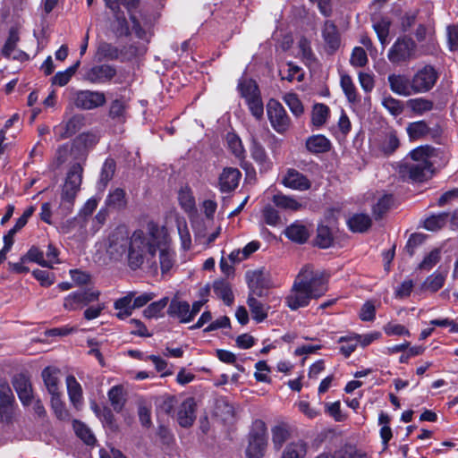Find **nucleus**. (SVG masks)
<instances>
[{"mask_svg": "<svg viewBox=\"0 0 458 458\" xmlns=\"http://www.w3.org/2000/svg\"><path fill=\"white\" fill-rule=\"evenodd\" d=\"M241 176V172L237 168H225L219 177L221 191L229 192L233 191L238 186Z\"/></svg>", "mask_w": 458, "mask_h": 458, "instance_id": "21", "label": "nucleus"}, {"mask_svg": "<svg viewBox=\"0 0 458 458\" xmlns=\"http://www.w3.org/2000/svg\"><path fill=\"white\" fill-rule=\"evenodd\" d=\"M382 106L394 116L400 115L403 111L402 101L394 98L391 96H385L382 98Z\"/></svg>", "mask_w": 458, "mask_h": 458, "instance_id": "48", "label": "nucleus"}, {"mask_svg": "<svg viewBox=\"0 0 458 458\" xmlns=\"http://www.w3.org/2000/svg\"><path fill=\"white\" fill-rule=\"evenodd\" d=\"M444 283L445 276L440 273H434L426 279L424 286L426 289L437 292L444 285Z\"/></svg>", "mask_w": 458, "mask_h": 458, "instance_id": "63", "label": "nucleus"}, {"mask_svg": "<svg viewBox=\"0 0 458 458\" xmlns=\"http://www.w3.org/2000/svg\"><path fill=\"white\" fill-rule=\"evenodd\" d=\"M215 414L223 421L231 423L234 419L235 410L232 403L221 398L216 403Z\"/></svg>", "mask_w": 458, "mask_h": 458, "instance_id": "29", "label": "nucleus"}, {"mask_svg": "<svg viewBox=\"0 0 458 458\" xmlns=\"http://www.w3.org/2000/svg\"><path fill=\"white\" fill-rule=\"evenodd\" d=\"M83 125L84 116L74 114L67 122L61 123L54 128L55 138L56 140L68 139L79 131Z\"/></svg>", "mask_w": 458, "mask_h": 458, "instance_id": "12", "label": "nucleus"}, {"mask_svg": "<svg viewBox=\"0 0 458 458\" xmlns=\"http://www.w3.org/2000/svg\"><path fill=\"white\" fill-rule=\"evenodd\" d=\"M447 219V213H439L437 215H432L425 219L424 227L428 231L439 230L446 224Z\"/></svg>", "mask_w": 458, "mask_h": 458, "instance_id": "40", "label": "nucleus"}, {"mask_svg": "<svg viewBox=\"0 0 458 458\" xmlns=\"http://www.w3.org/2000/svg\"><path fill=\"white\" fill-rule=\"evenodd\" d=\"M81 64V61L78 60L73 65L70 66L64 72H58L53 78L52 81L54 84L58 86L66 85L71 80L72 76L75 73Z\"/></svg>", "mask_w": 458, "mask_h": 458, "instance_id": "42", "label": "nucleus"}, {"mask_svg": "<svg viewBox=\"0 0 458 458\" xmlns=\"http://www.w3.org/2000/svg\"><path fill=\"white\" fill-rule=\"evenodd\" d=\"M83 168L80 164H74L71 166L61 193L60 208L64 215L70 213L72 209L74 199L82 181Z\"/></svg>", "mask_w": 458, "mask_h": 458, "instance_id": "4", "label": "nucleus"}, {"mask_svg": "<svg viewBox=\"0 0 458 458\" xmlns=\"http://www.w3.org/2000/svg\"><path fill=\"white\" fill-rule=\"evenodd\" d=\"M267 446V426L264 421L258 420L253 423L249 435V444L246 448L247 458H262Z\"/></svg>", "mask_w": 458, "mask_h": 458, "instance_id": "6", "label": "nucleus"}, {"mask_svg": "<svg viewBox=\"0 0 458 458\" xmlns=\"http://www.w3.org/2000/svg\"><path fill=\"white\" fill-rule=\"evenodd\" d=\"M108 400L114 409V411L119 412L122 411L125 398L123 394V388L122 386H113L107 393Z\"/></svg>", "mask_w": 458, "mask_h": 458, "instance_id": "35", "label": "nucleus"}, {"mask_svg": "<svg viewBox=\"0 0 458 458\" xmlns=\"http://www.w3.org/2000/svg\"><path fill=\"white\" fill-rule=\"evenodd\" d=\"M350 63L355 67L365 66L368 63V56L365 50L360 47H354L351 55Z\"/></svg>", "mask_w": 458, "mask_h": 458, "instance_id": "62", "label": "nucleus"}, {"mask_svg": "<svg viewBox=\"0 0 458 458\" xmlns=\"http://www.w3.org/2000/svg\"><path fill=\"white\" fill-rule=\"evenodd\" d=\"M215 294L222 299L226 305H231L233 301V294L230 284L225 280H217L213 284Z\"/></svg>", "mask_w": 458, "mask_h": 458, "instance_id": "34", "label": "nucleus"}, {"mask_svg": "<svg viewBox=\"0 0 458 458\" xmlns=\"http://www.w3.org/2000/svg\"><path fill=\"white\" fill-rule=\"evenodd\" d=\"M12 383L21 402L24 405H29L32 400V387L30 378L26 375L21 373L13 377Z\"/></svg>", "mask_w": 458, "mask_h": 458, "instance_id": "16", "label": "nucleus"}, {"mask_svg": "<svg viewBox=\"0 0 458 458\" xmlns=\"http://www.w3.org/2000/svg\"><path fill=\"white\" fill-rule=\"evenodd\" d=\"M322 37L330 52L336 51L341 44L340 34L332 21H326L322 29Z\"/></svg>", "mask_w": 458, "mask_h": 458, "instance_id": "20", "label": "nucleus"}, {"mask_svg": "<svg viewBox=\"0 0 458 458\" xmlns=\"http://www.w3.org/2000/svg\"><path fill=\"white\" fill-rule=\"evenodd\" d=\"M327 284V281L321 272L310 267H304L285 297L286 306L292 310L308 306L310 300L318 299L326 293Z\"/></svg>", "mask_w": 458, "mask_h": 458, "instance_id": "2", "label": "nucleus"}, {"mask_svg": "<svg viewBox=\"0 0 458 458\" xmlns=\"http://www.w3.org/2000/svg\"><path fill=\"white\" fill-rule=\"evenodd\" d=\"M14 396L7 384L0 386V421L10 422L14 415Z\"/></svg>", "mask_w": 458, "mask_h": 458, "instance_id": "13", "label": "nucleus"}, {"mask_svg": "<svg viewBox=\"0 0 458 458\" xmlns=\"http://www.w3.org/2000/svg\"><path fill=\"white\" fill-rule=\"evenodd\" d=\"M284 101L295 116H300L303 113V106L296 94H285L284 97Z\"/></svg>", "mask_w": 458, "mask_h": 458, "instance_id": "55", "label": "nucleus"}, {"mask_svg": "<svg viewBox=\"0 0 458 458\" xmlns=\"http://www.w3.org/2000/svg\"><path fill=\"white\" fill-rule=\"evenodd\" d=\"M226 141L232 153L238 158L244 157V148L242 146L241 139L234 133H228L226 136Z\"/></svg>", "mask_w": 458, "mask_h": 458, "instance_id": "52", "label": "nucleus"}, {"mask_svg": "<svg viewBox=\"0 0 458 458\" xmlns=\"http://www.w3.org/2000/svg\"><path fill=\"white\" fill-rule=\"evenodd\" d=\"M250 153L252 158L259 164H265L267 161L265 148L254 136H251Z\"/></svg>", "mask_w": 458, "mask_h": 458, "instance_id": "53", "label": "nucleus"}, {"mask_svg": "<svg viewBox=\"0 0 458 458\" xmlns=\"http://www.w3.org/2000/svg\"><path fill=\"white\" fill-rule=\"evenodd\" d=\"M246 279L250 289V293L263 297L267 295V291L272 286L270 276L265 270H253L246 273Z\"/></svg>", "mask_w": 458, "mask_h": 458, "instance_id": "10", "label": "nucleus"}, {"mask_svg": "<svg viewBox=\"0 0 458 458\" xmlns=\"http://www.w3.org/2000/svg\"><path fill=\"white\" fill-rule=\"evenodd\" d=\"M238 88L242 97L244 98L246 101L260 96L259 88L256 82L252 80L244 79L241 81Z\"/></svg>", "mask_w": 458, "mask_h": 458, "instance_id": "38", "label": "nucleus"}, {"mask_svg": "<svg viewBox=\"0 0 458 458\" xmlns=\"http://www.w3.org/2000/svg\"><path fill=\"white\" fill-rule=\"evenodd\" d=\"M393 202L392 196L385 195L378 199L377 204L373 207V214L377 218H379L385 214L390 208Z\"/></svg>", "mask_w": 458, "mask_h": 458, "instance_id": "64", "label": "nucleus"}, {"mask_svg": "<svg viewBox=\"0 0 458 458\" xmlns=\"http://www.w3.org/2000/svg\"><path fill=\"white\" fill-rule=\"evenodd\" d=\"M440 260V250L435 249L431 250L419 265L420 269L428 271L435 267Z\"/></svg>", "mask_w": 458, "mask_h": 458, "instance_id": "61", "label": "nucleus"}, {"mask_svg": "<svg viewBox=\"0 0 458 458\" xmlns=\"http://www.w3.org/2000/svg\"><path fill=\"white\" fill-rule=\"evenodd\" d=\"M117 76V70L114 65L109 64H98L83 67L81 79L90 84L103 85L112 81L121 83L114 80Z\"/></svg>", "mask_w": 458, "mask_h": 458, "instance_id": "5", "label": "nucleus"}, {"mask_svg": "<svg viewBox=\"0 0 458 458\" xmlns=\"http://www.w3.org/2000/svg\"><path fill=\"white\" fill-rule=\"evenodd\" d=\"M60 369L55 367H47L41 372L44 385L50 395L61 394Z\"/></svg>", "mask_w": 458, "mask_h": 458, "instance_id": "19", "label": "nucleus"}, {"mask_svg": "<svg viewBox=\"0 0 458 458\" xmlns=\"http://www.w3.org/2000/svg\"><path fill=\"white\" fill-rule=\"evenodd\" d=\"M273 203L279 208L290 211H297L302 208L294 197L287 196L283 193H277L272 198Z\"/></svg>", "mask_w": 458, "mask_h": 458, "instance_id": "31", "label": "nucleus"}, {"mask_svg": "<svg viewBox=\"0 0 458 458\" xmlns=\"http://www.w3.org/2000/svg\"><path fill=\"white\" fill-rule=\"evenodd\" d=\"M167 313L172 318H176L182 323H188L191 319L190 305L187 301L173 299L168 306Z\"/></svg>", "mask_w": 458, "mask_h": 458, "instance_id": "22", "label": "nucleus"}, {"mask_svg": "<svg viewBox=\"0 0 458 458\" xmlns=\"http://www.w3.org/2000/svg\"><path fill=\"white\" fill-rule=\"evenodd\" d=\"M61 395L62 393L51 395V406L56 417L59 420H64L69 418V412L66 410L64 403L61 400Z\"/></svg>", "mask_w": 458, "mask_h": 458, "instance_id": "51", "label": "nucleus"}, {"mask_svg": "<svg viewBox=\"0 0 458 458\" xmlns=\"http://www.w3.org/2000/svg\"><path fill=\"white\" fill-rule=\"evenodd\" d=\"M106 7H108L116 16L118 28L116 29V33L119 36L128 35L129 34V27L127 25V21L124 17L119 16V8L120 5H123L128 12L130 13V19L132 23V30L136 34V36L146 41L148 40V33L146 30H144L136 16L131 13L132 9L136 8L139 0H104Z\"/></svg>", "mask_w": 458, "mask_h": 458, "instance_id": "3", "label": "nucleus"}, {"mask_svg": "<svg viewBox=\"0 0 458 458\" xmlns=\"http://www.w3.org/2000/svg\"><path fill=\"white\" fill-rule=\"evenodd\" d=\"M257 295L249 294L248 306L252 318L257 322H262L267 317L269 307L257 299Z\"/></svg>", "mask_w": 458, "mask_h": 458, "instance_id": "27", "label": "nucleus"}, {"mask_svg": "<svg viewBox=\"0 0 458 458\" xmlns=\"http://www.w3.org/2000/svg\"><path fill=\"white\" fill-rule=\"evenodd\" d=\"M282 184L286 188L294 191H307L310 188V181L299 171L293 168H288L282 178Z\"/></svg>", "mask_w": 458, "mask_h": 458, "instance_id": "15", "label": "nucleus"}, {"mask_svg": "<svg viewBox=\"0 0 458 458\" xmlns=\"http://www.w3.org/2000/svg\"><path fill=\"white\" fill-rule=\"evenodd\" d=\"M349 229L353 233H363L371 225V219L366 214H354L347 221Z\"/></svg>", "mask_w": 458, "mask_h": 458, "instance_id": "30", "label": "nucleus"}, {"mask_svg": "<svg viewBox=\"0 0 458 458\" xmlns=\"http://www.w3.org/2000/svg\"><path fill=\"white\" fill-rule=\"evenodd\" d=\"M267 113L271 126L276 132L283 134L289 130L291 119L278 101L270 99L267 105Z\"/></svg>", "mask_w": 458, "mask_h": 458, "instance_id": "8", "label": "nucleus"}, {"mask_svg": "<svg viewBox=\"0 0 458 458\" xmlns=\"http://www.w3.org/2000/svg\"><path fill=\"white\" fill-rule=\"evenodd\" d=\"M390 25L391 22L386 18H382L373 24V28L377 35V38L383 46L387 44Z\"/></svg>", "mask_w": 458, "mask_h": 458, "instance_id": "45", "label": "nucleus"}, {"mask_svg": "<svg viewBox=\"0 0 458 458\" xmlns=\"http://www.w3.org/2000/svg\"><path fill=\"white\" fill-rule=\"evenodd\" d=\"M21 261L34 262L43 267H47V265H48L44 258V252L36 246H32L27 253L21 257Z\"/></svg>", "mask_w": 458, "mask_h": 458, "instance_id": "50", "label": "nucleus"}, {"mask_svg": "<svg viewBox=\"0 0 458 458\" xmlns=\"http://www.w3.org/2000/svg\"><path fill=\"white\" fill-rule=\"evenodd\" d=\"M417 46L415 42L407 37H400L389 48L388 60L394 64L407 63L416 57Z\"/></svg>", "mask_w": 458, "mask_h": 458, "instance_id": "7", "label": "nucleus"}, {"mask_svg": "<svg viewBox=\"0 0 458 458\" xmlns=\"http://www.w3.org/2000/svg\"><path fill=\"white\" fill-rule=\"evenodd\" d=\"M271 435L274 449L279 451L291 437L290 427L284 422H280L271 428Z\"/></svg>", "mask_w": 458, "mask_h": 458, "instance_id": "24", "label": "nucleus"}, {"mask_svg": "<svg viewBox=\"0 0 458 458\" xmlns=\"http://www.w3.org/2000/svg\"><path fill=\"white\" fill-rule=\"evenodd\" d=\"M306 148L312 153H324L330 148V141L323 135H313L306 140Z\"/></svg>", "mask_w": 458, "mask_h": 458, "instance_id": "33", "label": "nucleus"}, {"mask_svg": "<svg viewBox=\"0 0 458 458\" xmlns=\"http://www.w3.org/2000/svg\"><path fill=\"white\" fill-rule=\"evenodd\" d=\"M333 242V236L331 231L327 225H318L316 243L320 248L326 249L331 246Z\"/></svg>", "mask_w": 458, "mask_h": 458, "instance_id": "49", "label": "nucleus"}, {"mask_svg": "<svg viewBox=\"0 0 458 458\" xmlns=\"http://www.w3.org/2000/svg\"><path fill=\"white\" fill-rule=\"evenodd\" d=\"M279 72L282 80H285L290 82L293 81H301L303 80V72H301V69L292 63H289L286 68L281 69Z\"/></svg>", "mask_w": 458, "mask_h": 458, "instance_id": "39", "label": "nucleus"}, {"mask_svg": "<svg viewBox=\"0 0 458 458\" xmlns=\"http://www.w3.org/2000/svg\"><path fill=\"white\" fill-rule=\"evenodd\" d=\"M125 191L121 188H116L110 191L106 199V204L108 208L120 209L126 205Z\"/></svg>", "mask_w": 458, "mask_h": 458, "instance_id": "36", "label": "nucleus"}, {"mask_svg": "<svg viewBox=\"0 0 458 458\" xmlns=\"http://www.w3.org/2000/svg\"><path fill=\"white\" fill-rule=\"evenodd\" d=\"M341 87L350 102L357 101L355 86L349 75L341 76Z\"/></svg>", "mask_w": 458, "mask_h": 458, "instance_id": "57", "label": "nucleus"}, {"mask_svg": "<svg viewBox=\"0 0 458 458\" xmlns=\"http://www.w3.org/2000/svg\"><path fill=\"white\" fill-rule=\"evenodd\" d=\"M428 131L429 128L424 121L411 123L407 126V133L412 140L420 139L427 135Z\"/></svg>", "mask_w": 458, "mask_h": 458, "instance_id": "44", "label": "nucleus"}, {"mask_svg": "<svg viewBox=\"0 0 458 458\" xmlns=\"http://www.w3.org/2000/svg\"><path fill=\"white\" fill-rule=\"evenodd\" d=\"M19 39L18 31L15 29H11L9 30L8 38L2 48V55L7 58L11 57L15 51Z\"/></svg>", "mask_w": 458, "mask_h": 458, "instance_id": "46", "label": "nucleus"}, {"mask_svg": "<svg viewBox=\"0 0 458 458\" xmlns=\"http://www.w3.org/2000/svg\"><path fill=\"white\" fill-rule=\"evenodd\" d=\"M73 428L76 435L87 445H94L96 438L92 434L91 430L83 423L80 421H74Z\"/></svg>", "mask_w": 458, "mask_h": 458, "instance_id": "47", "label": "nucleus"}, {"mask_svg": "<svg viewBox=\"0 0 458 458\" xmlns=\"http://www.w3.org/2000/svg\"><path fill=\"white\" fill-rule=\"evenodd\" d=\"M387 80L394 93L404 97L413 93L412 82L405 75L393 73L388 76Z\"/></svg>", "mask_w": 458, "mask_h": 458, "instance_id": "18", "label": "nucleus"}, {"mask_svg": "<svg viewBox=\"0 0 458 458\" xmlns=\"http://www.w3.org/2000/svg\"><path fill=\"white\" fill-rule=\"evenodd\" d=\"M179 203L185 212H192L195 210V199L192 192L188 188L181 189L178 193Z\"/></svg>", "mask_w": 458, "mask_h": 458, "instance_id": "41", "label": "nucleus"}, {"mask_svg": "<svg viewBox=\"0 0 458 458\" xmlns=\"http://www.w3.org/2000/svg\"><path fill=\"white\" fill-rule=\"evenodd\" d=\"M134 297L133 293H129L123 298L118 299L114 301V307L116 310H118L116 316L120 319H124L130 317L133 310V305L131 304L132 299Z\"/></svg>", "mask_w": 458, "mask_h": 458, "instance_id": "32", "label": "nucleus"}, {"mask_svg": "<svg viewBox=\"0 0 458 458\" xmlns=\"http://www.w3.org/2000/svg\"><path fill=\"white\" fill-rule=\"evenodd\" d=\"M285 235L293 242L304 243L308 240L310 233L304 225L296 221L285 229Z\"/></svg>", "mask_w": 458, "mask_h": 458, "instance_id": "28", "label": "nucleus"}, {"mask_svg": "<svg viewBox=\"0 0 458 458\" xmlns=\"http://www.w3.org/2000/svg\"><path fill=\"white\" fill-rule=\"evenodd\" d=\"M262 217L264 222L270 226H277L281 222L277 210L270 205H267L263 208Z\"/></svg>", "mask_w": 458, "mask_h": 458, "instance_id": "59", "label": "nucleus"}, {"mask_svg": "<svg viewBox=\"0 0 458 458\" xmlns=\"http://www.w3.org/2000/svg\"><path fill=\"white\" fill-rule=\"evenodd\" d=\"M195 416V403L192 398L186 399L180 406L177 420L182 427L187 428L192 425Z\"/></svg>", "mask_w": 458, "mask_h": 458, "instance_id": "23", "label": "nucleus"}, {"mask_svg": "<svg viewBox=\"0 0 458 458\" xmlns=\"http://www.w3.org/2000/svg\"><path fill=\"white\" fill-rule=\"evenodd\" d=\"M168 298L164 297L157 301H154L149 304L143 311L144 316L148 318H157L159 316L160 312L165 308L168 304Z\"/></svg>", "mask_w": 458, "mask_h": 458, "instance_id": "54", "label": "nucleus"}, {"mask_svg": "<svg viewBox=\"0 0 458 458\" xmlns=\"http://www.w3.org/2000/svg\"><path fill=\"white\" fill-rule=\"evenodd\" d=\"M328 114H329V108L327 106H326L324 104H316L313 106V110H312V117H311L312 123L317 127H320L321 125H323L326 123V121L328 117Z\"/></svg>", "mask_w": 458, "mask_h": 458, "instance_id": "43", "label": "nucleus"}, {"mask_svg": "<svg viewBox=\"0 0 458 458\" xmlns=\"http://www.w3.org/2000/svg\"><path fill=\"white\" fill-rule=\"evenodd\" d=\"M308 453V444L301 439L289 442L284 448L281 458H305Z\"/></svg>", "mask_w": 458, "mask_h": 458, "instance_id": "25", "label": "nucleus"}, {"mask_svg": "<svg viewBox=\"0 0 458 458\" xmlns=\"http://www.w3.org/2000/svg\"><path fill=\"white\" fill-rule=\"evenodd\" d=\"M66 386L70 402L76 409H79L81 406L83 400L81 384L77 381L74 376L69 375L66 377Z\"/></svg>", "mask_w": 458, "mask_h": 458, "instance_id": "26", "label": "nucleus"}, {"mask_svg": "<svg viewBox=\"0 0 458 458\" xmlns=\"http://www.w3.org/2000/svg\"><path fill=\"white\" fill-rule=\"evenodd\" d=\"M177 229L183 250H188L191 247V237L185 221L177 222Z\"/></svg>", "mask_w": 458, "mask_h": 458, "instance_id": "58", "label": "nucleus"}, {"mask_svg": "<svg viewBox=\"0 0 458 458\" xmlns=\"http://www.w3.org/2000/svg\"><path fill=\"white\" fill-rule=\"evenodd\" d=\"M408 103L411 109L418 114H422L433 108L432 101L424 98L410 99Z\"/></svg>", "mask_w": 458, "mask_h": 458, "instance_id": "56", "label": "nucleus"}, {"mask_svg": "<svg viewBox=\"0 0 458 458\" xmlns=\"http://www.w3.org/2000/svg\"><path fill=\"white\" fill-rule=\"evenodd\" d=\"M95 58L98 62L103 61H124L123 51L111 43L101 41L98 43Z\"/></svg>", "mask_w": 458, "mask_h": 458, "instance_id": "17", "label": "nucleus"}, {"mask_svg": "<svg viewBox=\"0 0 458 458\" xmlns=\"http://www.w3.org/2000/svg\"><path fill=\"white\" fill-rule=\"evenodd\" d=\"M400 145L398 136L395 131L387 132L380 142V149L385 155H390L394 152Z\"/></svg>", "mask_w": 458, "mask_h": 458, "instance_id": "37", "label": "nucleus"}, {"mask_svg": "<svg viewBox=\"0 0 458 458\" xmlns=\"http://www.w3.org/2000/svg\"><path fill=\"white\" fill-rule=\"evenodd\" d=\"M403 176L408 175L410 179L416 182H421L427 179L431 172V164L422 161V163L405 162L400 170Z\"/></svg>", "mask_w": 458, "mask_h": 458, "instance_id": "14", "label": "nucleus"}, {"mask_svg": "<svg viewBox=\"0 0 458 458\" xmlns=\"http://www.w3.org/2000/svg\"><path fill=\"white\" fill-rule=\"evenodd\" d=\"M437 77V72L430 65L420 69L411 79L413 93H423L430 90L436 84Z\"/></svg>", "mask_w": 458, "mask_h": 458, "instance_id": "11", "label": "nucleus"}, {"mask_svg": "<svg viewBox=\"0 0 458 458\" xmlns=\"http://www.w3.org/2000/svg\"><path fill=\"white\" fill-rule=\"evenodd\" d=\"M106 102V95L102 91L84 89L74 94V105L82 110H92L103 106Z\"/></svg>", "mask_w": 458, "mask_h": 458, "instance_id": "9", "label": "nucleus"}, {"mask_svg": "<svg viewBox=\"0 0 458 458\" xmlns=\"http://www.w3.org/2000/svg\"><path fill=\"white\" fill-rule=\"evenodd\" d=\"M170 238L166 229L149 221L144 229L135 230L128 235L123 229H117L109 238L107 253L114 260L126 258L131 270L140 268L162 275L171 271L175 263V254L169 247Z\"/></svg>", "mask_w": 458, "mask_h": 458, "instance_id": "1", "label": "nucleus"}, {"mask_svg": "<svg viewBox=\"0 0 458 458\" xmlns=\"http://www.w3.org/2000/svg\"><path fill=\"white\" fill-rule=\"evenodd\" d=\"M80 292H74L70 293L64 298V307L68 310H75L81 309L84 305Z\"/></svg>", "mask_w": 458, "mask_h": 458, "instance_id": "60", "label": "nucleus"}]
</instances>
